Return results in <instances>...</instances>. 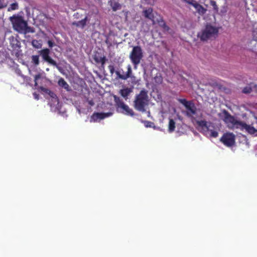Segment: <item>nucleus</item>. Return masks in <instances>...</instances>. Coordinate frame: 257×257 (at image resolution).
Wrapping results in <instances>:
<instances>
[{
    "instance_id": "7c9ffc66",
    "label": "nucleus",
    "mask_w": 257,
    "mask_h": 257,
    "mask_svg": "<svg viewBox=\"0 0 257 257\" xmlns=\"http://www.w3.org/2000/svg\"><path fill=\"white\" fill-rule=\"evenodd\" d=\"M41 77V75L40 74H37L34 77V78H35V85H37V80L40 79V78Z\"/></svg>"
},
{
    "instance_id": "72a5a7b5",
    "label": "nucleus",
    "mask_w": 257,
    "mask_h": 257,
    "mask_svg": "<svg viewBox=\"0 0 257 257\" xmlns=\"http://www.w3.org/2000/svg\"><path fill=\"white\" fill-rule=\"evenodd\" d=\"M108 69L109 70L110 73L112 74L114 72V67L113 65H109Z\"/></svg>"
},
{
    "instance_id": "58836bf2",
    "label": "nucleus",
    "mask_w": 257,
    "mask_h": 257,
    "mask_svg": "<svg viewBox=\"0 0 257 257\" xmlns=\"http://www.w3.org/2000/svg\"><path fill=\"white\" fill-rule=\"evenodd\" d=\"M251 43L256 45V44H257V42L255 40H252L251 41Z\"/></svg>"
},
{
    "instance_id": "6ab92c4d",
    "label": "nucleus",
    "mask_w": 257,
    "mask_h": 257,
    "mask_svg": "<svg viewBox=\"0 0 257 257\" xmlns=\"http://www.w3.org/2000/svg\"><path fill=\"white\" fill-rule=\"evenodd\" d=\"M175 128V122L172 119H170L169 122L168 131L169 132H173Z\"/></svg>"
},
{
    "instance_id": "c85d7f7f",
    "label": "nucleus",
    "mask_w": 257,
    "mask_h": 257,
    "mask_svg": "<svg viewBox=\"0 0 257 257\" xmlns=\"http://www.w3.org/2000/svg\"><path fill=\"white\" fill-rule=\"evenodd\" d=\"M180 102L184 105L185 107H186L187 105L189 104L191 101H187L185 99H180Z\"/></svg>"
},
{
    "instance_id": "ea45409f",
    "label": "nucleus",
    "mask_w": 257,
    "mask_h": 257,
    "mask_svg": "<svg viewBox=\"0 0 257 257\" xmlns=\"http://www.w3.org/2000/svg\"><path fill=\"white\" fill-rule=\"evenodd\" d=\"M46 70L47 71H49L50 70V69H49V68H47L46 69Z\"/></svg>"
},
{
    "instance_id": "20e7f679",
    "label": "nucleus",
    "mask_w": 257,
    "mask_h": 257,
    "mask_svg": "<svg viewBox=\"0 0 257 257\" xmlns=\"http://www.w3.org/2000/svg\"><path fill=\"white\" fill-rule=\"evenodd\" d=\"M223 119L229 128L240 129L242 121L237 120L234 116L231 115L226 110L222 111Z\"/></svg>"
},
{
    "instance_id": "a878e982",
    "label": "nucleus",
    "mask_w": 257,
    "mask_h": 257,
    "mask_svg": "<svg viewBox=\"0 0 257 257\" xmlns=\"http://www.w3.org/2000/svg\"><path fill=\"white\" fill-rule=\"evenodd\" d=\"M113 98L116 106L118 107H119V106L120 105V103H123V102L122 100H121L120 98L116 95H114Z\"/></svg>"
},
{
    "instance_id": "cd10ccee",
    "label": "nucleus",
    "mask_w": 257,
    "mask_h": 257,
    "mask_svg": "<svg viewBox=\"0 0 257 257\" xmlns=\"http://www.w3.org/2000/svg\"><path fill=\"white\" fill-rule=\"evenodd\" d=\"M251 91V88L249 86H246V87H244L242 90V92L244 93H246V94L250 93Z\"/></svg>"
},
{
    "instance_id": "aec40b11",
    "label": "nucleus",
    "mask_w": 257,
    "mask_h": 257,
    "mask_svg": "<svg viewBox=\"0 0 257 257\" xmlns=\"http://www.w3.org/2000/svg\"><path fill=\"white\" fill-rule=\"evenodd\" d=\"M32 45L34 48L37 49L41 48L42 46V43L37 40H33L32 41Z\"/></svg>"
},
{
    "instance_id": "9b49d317",
    "label": "nucleus",
    "mask_w": 257,
    "mask_h": 257,
    "mask_svg": "<svg viewBox=\"0 0 257 257\" xmlns=\"http://www.w3.org/2000/svg\"><path fill=\"white\" fill-rule=\"evenodd\" d=\"M121 109V112L125 114L133 116L134 112L132 109L130 108V107L125 104L124 102L121 103L120 105L118 107Z\"/></svg>"
},
{
    "instance_id": "2eb2a0df",
    "label": "nucleus",
    "mask_w": 257,
    "mask_h": 257,
    "mask_svg": "<svg viewBox=\"0 0 257 257\" xmlns=\"http://www.w3.org/2000/svg\"><path fill=\"white\" fill-rule=\"evenodd\" d=\"M192 6L196 9L197 12L200 15H203L207 11V10L203 8L201 5L195 2L193 3Z\"/></svg>"
},
{
    "instance_id": "c756f323",
    "label": "nucleus",
    "mask_w": 257,
    "mask_h": 257,
    "mask_svg": "<svg viewBox=\"0 0 257 257\" xmlns=\"http://www.w3.org/2000/svg\"><path fill=\"white\" fill-rule=\"evenodd\" d=\"M144 124L145 126L147 127H151L154 125V123L152 122L149 121H145L144 122Z\"/></svg>"
},
{
    "instance_id": "bb28decb",
    "label": "nucleus",
    "mask_w": 257,
    "mask_h": 257,
    "mask_svg": "<svg viewBox=\"0 0 257 257\" xmlns=\"http://www.w3.org/2000/svg\"><path fill=\"white\" fill-rule=\"evenodd\" d=\"M155 81L156 83L160 84L162 82L163 78L160 74H157L154 78Z\"/></svg>"
},
{
    "instance_id": "4be33fe9",
    "label": "nucleus",
    "mask_w": 257,
    "mask_h": 257,
    "mask_svg": "<svg viewBox=\"0 0 257 257\" xmlns=\"http://www.w3.org/2000/svg\"><path fill=\"white\" fill-rule=\"evenodd\" d=\"M199 124L200 126H202V127L204 128H206L207 130H208L209 126H210V123L207 122L205 120H201L199 122Z\"/></svg>"
},
{
    "instance_id": "f03ea898",
    "label": "nucleus",
    "mask_w": 257,
    "mask_h": 257,
    "mask_svg": "<svg viewBox=\"0 0 257 257\" xmlns=\"http://www.w3.org/2000/svg\"><path fill=\"white\" fill-rule=\"evenodd\" d=\"M149 96L148 91L143 89L140 93L135 97L134 102V107L139 111H146L145 107L149 104Z\"/></svg>"
},
{
    "instance_id": "6e6552de",
    "label": "nucleus",
    "mask_w": 257,
    "mask_h": 257,
    "mask_svg": "<svg viewBox=\"0 0 257 257\" xmlns=\"http://www.w3.org/2000/svg\"><path fill=\"white\" fill-rule=\"evenodd\" d=\"M224 145H233L235 142V135L231 133L224 134L220 139Z\"/></svg>"
},
{
    "instance_id": "f8f14e48",
    "label": "nucleus",
    "mask_w": 257,
    "mask_h": 257,
    "mask_svg": "<svg viewBox=\"0 0 257 257\" xmlns=\"http://www.w3.org/2000/svg\"><path fill=\"white\" fill-rule=\"evenodd\" d=\"M153 11V9L150 8L144 10L143 11V13L145 17L150 20L152 22L153 24L154 25L155 24V21Z\"/></svg>"
},
{
    "instance_id": "1a4fd4ad",
    "label": "nucleus",
    "mask_w": 257,
    "mask_h": 257,
    "mask_svg": "<svg viewBox=\"0 0 257 257\" xmlns=\"http://www.w3.org/2000/svg\"><path fill=\"white\" fill-rule=\"evenodd\" d=\"M186 115L190 117H193L196 114L197 109L193 102H191L188 105L185 107Z\"/></svg>"
},
{
    "instance_id": "b1692460",
    "label": "nucleus",
    "mask_w": 257,
    "mask_h": 257,
    "mask_svg": "<svg viewBox=\"0 0 257 257\" xmlns=\"http://www.w3.org/2000/svg\"><path fill=\"white\" fill-rule=\"evenodd\" d=\"M32 62L36 66L39 64V56L38 55H33L32 56Z\"/></svg>"
},
{
    "instance_id": "f704fd0d",
    "label": "nucleus",
    "mask_w": 257,
    "mask_h": 257,
    "mask_svg": "<svg viewBox=\"0 0 257 257\" xmlns=\"http://www.w3.org/2000/svg\"><path fill=\"white\" fill-rule=\"evenodd\" d=\"M185 2H186L187 3L193 5V3L195 2V1L193 0H184Z\"/></svg>"
},
{
    "instance_id": "dca6fc26",
    "label": "nucleus",
    "mask_w": 257,
    "mask_h": 257,
    "mask_svg": "<svg viewBox=\"0 0 257 257\" xmlns=\"http://www.w3.org/2000/svg\"><path fill=\"white\" fill-rule=\"evenodd\" d=\"M87 20V17H86L84 19L81 21L73 22L72 25L79 28H83L86 25Z\"/></svg>"
},
{
    "instance_id": "f257e3e1",
    "label": "nucleus",
    "mask_w": 257,
    "mask_h": 257,
    "mask_svg": "<svg viewBox=\"0 0 257 257\" xmlns=\"http://www.w3.org/2000/svg\"><path fill=\"white\" fill-rule=\"evenodd\" d=\"M10 20L13 24L14 30L19 33L25 34L35 32L34 29L28 27L27 22L21 16L14 15L10 17Z\"/></svg>"
},
{
    "instance_id": "f3484780",
    "label": "nucleus",
    "mask_w": 257,
    "mask_h": 257,
    "mask_svg": "<svg viewBox=\"0 0 257 257\" xmlns=\"http://www.w3.org/2000/svg\"><path fill=\"white\" fill-rule=\"evenodd\" d=\"M58 85L65 89L67 91H70V87L68 84L65 81V80L63 78H60L58 82Z\"/></svg>"
},
{
    "instance_id": "423d86ee",
    "label": "nucleus",
    "mask_w": 257,
    "mask_h": 257,
    "mask_svg": "<svg viewBox=\"0 0 257 257\" xmlns=\"http://www.w3.org/2000/svg\"><path fill=\"white\" fill-rule=\"evenodd\" d=\"M39 53L45 61L48 62L49 64L56 67L59 71H61V67H60L56 62L50 56V50L49 49H44L39 51Z\"/></svg>"
},
{
    "instance_id": "c9c22d12",
    "label": "nucleus",
    "mask_w": 257,
    "mask_h": 257,
    "mask_svg": "<svg viewBox=\"0 0 257 257\" xmlns=\"http://www.w3.org/2000/svg\"><path fill=\"white\" fill-rule=\"evenodd\" d=\"M48 44L49 47H50V48H52L54 46V43L52 41H50V40H49L48 41Z\"/></svg>"
},
{
    "instance_id": "e433bc0d",
    "label": "nucleus",
    "mask_w": 257,
    "mask_h": 257,
    "mask_svg": "<svg viewBox=\"0 0 257 257\" xmlns=\"http://www.w3.org/2000/svg\"><path fill=\"white\" fill-rule=\"evenodd\" d=\"M88 103L90 105L93 106L94 104V103L92 100H90L88 101Z\"/></svg>"
},
{
    "instance_id": "9d476101",
    "label": "nucleus",
    "mask_w": 257,
    "mask_h": 257,
    "mask_svg": "<svg viewBox=\"0 0 257 257\" xmlns=\"http://www.w3.org/2000/svg\"><path fill=\"white\" fill-rule=\"evenodd\" d=\"M112 115V112H109L107 113L104 112H96L94 113L91 116V118L93 119L94 121H96L97 119H102L104 118L110 116Z\"/></svg>"
},
{
    "instance_id": "39448f33",
    "label": "nucleus",
    "mask_w": 257,
    "mask_h": 257,
    "mask_svg": "<svg viewBox=\"0 0 257 257\" xmlns=\"http://www.w3.org/2000/svg\"><path fill=\"white\" fill-rule=\"evenodd\" d=\"M143 52L141 47L139 46H134L130 53L129 58L134 65V68L137 69L138 65L141 63L143 58Z\"/></svg>"
},
{
    "instance_id": "473e14b6",
    "label": "nucleus",
    "mask_w": 257,
    "mask_h": 257,
    "mask_svg": "<svg viewBox=\"0 0 257 257\" xmlns=\"http://www.w3.org/2000/svg\"><path fill=\"white\" fill-rule=\"evenodd\" d=\"M4 0H0V9H3L7 7V4H6Z\"/></svg>"
},
{
    "instance_id": "5701e85b",
    "label": "nucleus",
    "mask_w": 257,
    "mask_h": 257,
    "mask_svg": "<svg viewBox=\"0 0 257 257\" xmlns=\"http://www.w3.org/2000/svg\"><path fill=\"white\" fill-rule=\"evenodd\" d=\"M19 9V5L18 3H14L10 5L8 9V11H12L18 10Z\"/></svg>"
},
{
    "instance_id": "7ed1b4c3",
    "label": "nucleus",
    "mask_w": 257,
    "mask_h": 257,
    "mask_svg": "<svg viewBox=\"0 0 257 257\" xmlns=\"http://www.w3.org/2000/svg\"><path fill=\"white\" fill-rule=\"evenodd\" d=\"M218 33V29L211 25H206L199 33L197 36L202 41L215 38Z\"/></svg>"
},
{
    "instance_id": "393cba45",
    "label": "nucleus",
    "mask_w": 257,
    "mask_h": 257,
    "mask_svg": "<svg viewBox=\"0 0 257 257\" xmlns=\"http://www.w3.org/2000/svg\"><path fill=\"white\" fill-rule=\"evenodd\" d=\"M111 7L113 11H116L121 9V5L118 3L115 2L111 5Z\"/></svg>"
},
{
    "instance_id": "a211bd4d",
    "label": "nucleus",
    "mask_w": 257,
    "mask_h": 257,
    "mask_svg": "<svg viewBox=\"0 0 257 257\" xmlns=\"http://www.w3.org/2000/svg\"><path fill=\"white\" fill-rule=\"evenodd\" d=\"M133 91L132 88L126 87L121 89L119 91L120 95L125 99L127 98V96Z\"/></svg>"
},
{
    "instance_id": "2f4dec72",
    "label": "nucleus",
    "mask_w": 257,
    "mask_h": 257,
    "mask_svg": "<svg viewBox=\"0 0 257 257\" xmlns=\"http://www.w3.org/2000/svg\"><path fill=\"white\" fill-rule=\"evenodd\" d=\"M210 135L214 138H216L218 136V133L216 131H211Z\"/></svg>"
},
{
    "instance_id": "4468645a",
    "label": "nucleus",
    "mask_w": 257,
    "mask_h": 257,
    "mask_svg": "<svg viewBox=\"0 0 257 257\" xmlns=\"http://www.w3.org/2000/svg\"><path fill=\"white\" fill-rule=\"evenodd\" d=\"M10 43L14 50H17L21 47V43L14 36H11L9 38Z\"/></svg>"
},
{
    "instance_id": "ddd939ff",
    "label": "nucleus",
    "mask_w": 257,
    "mask_h": 257,
    "mask_svg": "<svg viewBox=\"0 0 257 257\" xmlns=\"http://www.w3.org/2000/svg\"><path fill=\"white\" fill-rule=\"evenodd\" d=\"M241 130H245L247 133L253 135L257 133V130L254 127L248 125L246 123L242 122L241 127L240 128Z\"/></svg>"
},
{
    "instance_id": "412c9836",
    "label": "nucleus",
    "mask_w": 257,
    "mask_h": 257,
    "mask_svg": "<svg viewBox=\"0 0 257 257\" xmlns=\"http://www.w3.org/2000/svg\"><path fill=\"white\" fill-rule=\"evenodd\" d=\"M41 89L45 92V93L48 94L51 97H53V98H55L56 95H55V94L52 91H51L50 90L47 89V88H45L44 87H41Z\"/></svg>"
},
{
    "instance_id": "4c0bfd02",
    "label": "nucleus",
    "mask_w": 257,
    "mask_h": 257,
    "mask_svg": "<svg viewBox=\"0 0 257 257\" xmlns=\"http://www.w3.org/2000/svg\"><path fill=\"white\" fill-rule=\"evenodd\" d=\"M34 96V97L36 99H39V95L36 93H34L33 94Z\"/></svg>"
},
{
    "instance_id": "0eeeda50",
    "label": "nucleus",
    "mask_w": 257,
    "mask_h": 257,
    "mask_svg": "<svg viewBox=\"0 0 257 257\" xmlns=\"http://www.w3.org/2000/svg\"><path fill=\"white\" fill-rule=\"evenodd\" d=\"M132 73V67L130 65L127 66V71L124 74H121L119 71H115V74L118 78L121 80H126L130 78L131 83L133 84H136L137 83V78L135 76L133 75Z\"/></svg>"
}]
</instances>
